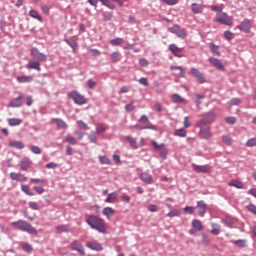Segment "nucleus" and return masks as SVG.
<instances>
[{
	"label": "nucleus",
	"instance_id": "34",
	"mask_svg": "<svg viewBox=\"0 0 256 256\" xmlns=\"http://www.w3.org/2000/svg\"><path fill=\"white\" fill-rule=\"evenodd\" d=\"M210 51L216 57H221V52H219V46L215 45V43H210Z\"/></svg>",
	"mask_w": 256,
	"mask_h": 256
},
{
	"label": "nucleus",
	"instance_id": "30",
	"mask_svg": "<svg viewBox=\"0 0 256 256\" xmlns=\"http://www.w3.org/2000/svg\"><path fill=\"white\" fill-rule=\"evenodd\" d=\"M125 140L127 141V143H129L132 149H139V146L137 145V141L133 137L126 136Z\"/></svg>",
	"mask_w": 256,
	"mask_h": 256
},
{
	"label": "nucleus",
	"instance_id": "42",
	"mask_svg": "<svg viewBox=\"0 0 256 256\" xmlns=\"http://www.w3.org/2000/svg\"><path fill=\"white\" fill-rule=\"evenodd\" d=\"M175 137H187V130L180 128L174 131Z\"/></svg>",
	"mask_w": 256,
	"mask_h": 256
},
{
	"label": "nucleus",
	"instance_id": "3",
	"mask_svg": "<svg viewBox=\"0 0 256 256\" xmlns=\"http://www.w3.org/2000/svg\"><path fill=\"white\" fill-rule=\"evenodd\" d=\"M216 23L221 25H226L227 27H233V17L227 15L225 12H220L216 14Z\"/></svg>",
	"mask_w": 256,
	"mask_h": 256
},
{
	"label": "nucleus",
	"instance_id": "37",
	"mask_svg": "<svg viewBox=\"0 0 256 256\" xmlns=\"http://www.w3.org/2000/svg\"><path fill=\"white\" fill-rule=\"evenodd\" d=\"M29 16L32 17V19H37V21H40V23L43 22V17L39 15V12H37V10H30Z\"/></svg>",
	"mask_w": 256,
	"mask_h": 256
},
{
	"label": "nucleus",
	"instance_id": "10",
	"mask_svg": "<svg viewBox=\"0 0 256 256\" xmlns=\"http://www.w3.org/2000/svg\"><path fill=\"white\" fill-rule=\"evenodd\" d=\"M208 61L212 65V67H215L216 69H218V71H225V65H223V62H221V60L210 57Z\"/></svg>",
	"mask_w": 256,
	"mask_h": 256
},
{
	"label": "nucleus",
	"instance_id": "19",
	"mask_svg": "<svg viewBox=\"0 0 256 256\" xmlns=\"http://www.w3.org/2000/svg\"><path fill=\"white\" fill-rule=\"evenodd\" d=\"M169 51H171V53L173 54L174 57H178L179 59H181V57H183L181 55V48H179L175 44H170L169 45Z\"/></svg>",
	"mask_w": 256,
	"mask_h": 256
},
{
	"label": "nucleus",
	"instance_id": "31",
	"mask_svg": "<svg viewBox=\"0 0 256 256\" xmlns=\"http://www.w3.org/2000/svg\"><path fill=\"white\" fill-rule=\"evenodd\" d=\"M9 147H13L14 149H24L25 144L21 141H11L9 142Z\"/></svg>",
	"mask_w": 256,
	"mask_h": 256
},
{
	"label": "nucleus",
	"instance_id": "35",
	"mask_svg": "<svg viewBox=\"0 0 256 256\" xmlns=\"http://www.w3.org/2000/svg\"><path fill=\"white\" fill-rule=\"evenodd\" d=\"M192 227L195 229V231H203V223H201L200 220H193Z\"/></svg>",
	"mask_w": 256,
	"mask_h": 256
},
{
	"label": "nucleus",
	"instance_id": "14",
	"mask_svg": "<svg viewBox=\"0 0 256 256\" xmlns=\"http://www.w3.org/2000/svg\"><path fill=\"white\" fill-rule=\"evenodd\" d=\"M10 179H12V181H18L19 183H25V181H27V177L24 174L15 172L10 173Z\"/></svg>",
	"mask_w": 256,
	"mask_h": 256
},
{
	"label": "nucleus",
	"instance_id": "53",
	"mask_svg": "<svg viewBox=\"0 0 256 256\" xmlns=\"http://www.w3.org/2000/svg\"><path fill=\"white\" fill-rule=\"evenodd\" d=\"M246 147H256V137L247 140Z\"/></svg>",
	"mask_w": 256,
	"mask_h": 256
},
{
	"label": "nucleus",
	"instance_id": "55",
	"mask_svg": "<svg viewBox=\"0 0 256 256\" xmlns=\"http://www.w3.org/2000/svg\"><path fill=\"white\" fill-rule=\"evenodd\" d=\"M222 141L226 145H232L233 144V138L230 136H222Z\"/></svg>",
	"mask_w": 256,
	"mask_h": 256
},
{
	"label": "nucleus",
	"instance_id": "28",
	"mask_svg": "<svg viewBox=\"0 0 256 256\" xmlns=\"http://www.w3.org/2000/svg\"><path fill=\"white\" fill-rule=\"evenodd\" d=\"M52 123H55L60 129H67V122H64L61 118L52 119Z\"/></svg>",
	"mask_w": 256,
	"mask_h": 256
},
{
	"label": "nucleus",
	"instance_id": "48",
	"mask_svg": "<svg viewBox=\"0 0 256 256\" xmlns=\"http://www.w3.org/2000/svg\"><path fill=\"white\" fill-rule=\"evenodd\" d=\"M99 161L102 165H111V160L106 156H99Z\"/></svg>",
	"mask_w": 256,
	"mask_h": 256
},
{
	"label": "nucleus",
	"instance_id": "36",
	"mask_svg": "<svg viewBox=\"0 0 256 256\" xmlns=\"http://www.w3.org/2000/svg\"><path fill=\"white\" fill-rule=\"evenodd\" d=\"M16 79L18 83H31L33 76H18Z\"/></svg>",
	"mask_w": 256,
	"mask_h": 256
},
{
	"label": "nucleus",
	"instance_id": "9",
	"mask_svg": "<svg viewBox=\"0 0 256 256\" xmlns=\"http://www.w3.org/2000/svg\"><path fill=\"white\" fill-rule=\"evenodd\" d=\"M252 27H253V21H251L250 19H244L237 26V29H239V31H242V33H251Z\"/></svg>",
	"mask_w": 256,
	"mask_h": 256
},
{
	"label": "nucleus",
	"instance_id": "57",
	"mask_svg": "<svg viewBox=\"0 0 256 256\" xmlns=\"http://www.w3.org/2000/svg\"><path fill=\"white\" fill-rule=\"evenodd\" d=\"M28 205L33 211H39V204L37 202L31 201Z\"/></svg>",
	"mask_w": 256,
	"mask_h": 256
},
{
	"label": "nucleus",
	"instance_id": "26",
	"mask_svg": "<svg viewBox=\"0 0 256 256\" xmlns=\"http://www.w3.org/2000/svg\"><path fill=\"white\" fill-rule=\"evenodd\" d=\"M117 197H119V192H112L108 194L104 201L105 203H115V201H117Z\"/></svg>",
	"mask_w": 256,
	"mask_h": 256
},
{
	"label": "nucleus",
	"instance_id": "1",
	"mask_svg": "<svg viewBox=\"0 0 256 256\" xmlns=\"http://www.w3.org/2000/svg\"><path fill=\"white\" fill-rule=\"evenodd\" d=\"M87 225L91 227V229H95L98 233H107V226L105 225V220L99 218L95 215L88 216L86 220Z\"/></svg>",
	"mask_w": 256,
	"mask_h": 256
},
{
	"label": "nucleus",
	"instance_id": "47",
	"mask_svg": "<svg viewBox=\"0 0 256 256\" xmlns=\"http://www.w3.org/2000/svg\"><path fill=\"white\" fill-rule=\"evenodd\" d=\"M21 247L24 251H26V253H31V251H33V247L27 242H22Z\"/></svg>",
	"mask_w": 256,
	"mask_h": 256
},
{
	"label": "nucleus",
	"instance_id": "29",
	"mask_svg": "<svg viewBox=\"0 0 256 256\" xmlns=\"http://www.w3.org/2000/svg\"><path fill=\"white\" fill-rule=\"evenodd\" d=\"M56 231L57 233H69V231H71V227L66 224H61L56 227Z\"/></svg>",
	"mask_w": 256,
	"mask_h": 256
},
{
	"label": "nucleus",
	"instance_id": "8",
	"mask_svg": "<svg viewBox=\"0 0 256 256\" xmlns=\"http://www.w3.org/2000/svg\"><path fill=\"white\" fill-rule=\"evenodd\" d=\"M30 55L37 61H40V63H45V61H47V55L39 51V48H36V47L31 48Z\"/></svg>",
	"mask_w": 256,
	"mask_h": 256
},
{
	"label": "nucleus",
	"instance_id": "11",
	"mask_svg": "<svg viewBox=\"0 0 256 256\" xmlns=\"http://www.w3.org/2000/svg\"><path fill=\"white\" fill-rule=\"evenodd\" d=\"M190 73L193 75V77H195V79H197L198 83H205V76L197 68H192Z\"/></svg>",
	"mask_w": 256,
	"mask_h": 256
},
{
	"label": "nucleus",
	"instance_id": "62",
	"mask_svg": "<svg viewBox=\"0 0 256 256\" xmlns=\"http://www.w3.org/2000/svg\"><path fill=\"white\" fill-rule=\"evenodd\" d=\"M88 139H89L90 143H97V136H95L94 133L89 134Z\"/></svg>",
	"mask_w": 256,
	"mask_h": 256
},
{
	"label": "nucleus",
	"instance_id": "16",
	"mask_svg": "<svg viewBox=\"0 0 256 256\" xmlns=\"http://www.w3.org/2000/svg\"><path fill=\"white\" fill-rule=\"evenodd\" d=\"M193 169L196 171V173H211V167L209 164L199 166L196 164H193Z\"/></svg>",
	"mask_w": 256,
	"mask_h": 256
},
{
	"label": "nucleus",
	"instance_id": "43",
	"mask_svg": "<svg viewBox=\"0 0 256 256\" xmlns=\"http://www.w3.org/2000/svg\"><path fill=\"white\" fill-rule=\"evenodd\" d=\"M229 187H235L236 189H243V182L234 180L228 183Z\"/></svg>",
	"mask_w": 256,
	"mask_h": 256
},
{
	"label": "nucleus",
	"instance_id": "20",
	"mask_svg": "<svg viewBox=\"0 0 256 256\" xmlns=\"http://www.w3.org/2000/svg\"><path fill=\"white\" fill-rule=\"evenodd\" d=\"M170 69L173 71V75L176 77H185V72L181 66H170Z\"/></svg>",
	"mask_w": 256,
	"mask_h": 256
},
{
	"label": "nucleus",
	"instance_id": "50",
	"mask_svg": "<svg viewBox=\"0 0 256 256\" xmlns=\"http://www.w3.org/2000/svg\"><path fill=\"white\" fill-rule=\"evenodd\" d=\"M65 141H67V143H70V145H77V139H75V137L71 135H67Z\"/></svg>",
	"mask_w": 256,
	"mask_h": 256
},
{
	"label": "nucleus",
	"instance_id": "60",
	"mask_svg": "<svg viewBox=\"0 0 256 256\" xmlns=\"http://www.w3.org/2000/svg\"><path fill=\"white\" fill-rule=\"evenodd\" d=\"M162 3H165L166 5H177L179 3V0H160Z\"/></svg>",
	"mask_w": 256,
	"mask_h": 256
},
{
	"label": "nucleus",
	"instance_id": "25",
	"mask_svg": "<svg viewBox=\"0 0 256 256\" xmlns=\"http://www.w3.org/2000/svg\"><path fill=\"white\" fill-rule=\"evenodd\" d=\"M31 165H33V162L29 159H23L20 162V169L21 171H27V169H29L31 167Z\"/></svg>",
	"mask_w": 256,
	"mask_h": 256
},
{
	"label": "nucleus",
	"instance_id": "15",
	"mask_svg": "<svg viewBox=\"0 0 256 256\" xmlns=\"http://www.w3.org/2000/svg\"><path fill=\"white\" fill-rule=\"evenodd\" d=\"M86 247L92 251H103V245L97 241L87 242Z\"/></svg>",
	"mask_w": 256,
	"mask_h": 256
},
{
	"label": "nucleus",
	"instance_id": "18",
	"mask_svg": "<svg viewBox=\"0 0 256 256\" xmlns=\"http://www.w3.org/2000/svg\"><path fill=\"white\" fill-rule=\"evenodd\" d=\"M197 208H198V213L200 217H205V213L207 212V204L205 201L200 200L197 202Z\"/></svg>",
	"mask_w": 256,
	"mask_h": 256
},
{
	"label": "nucleus",
	"instance_id": "12",
	"mask_svg": "<svg viewBox=\"0 0 256 256\" xmlns=\"http://www.w3.org/2000/svg\"><path fill=\"white\" fill-rule=\"evenodd\" d=\"M70 249H72V251H77L80 253V255H85V249L83 248V245H81V243H79L77 240H74L70 244Z\"/></svg>",
	"mask_w": 256,
	"mask_h": 256
},
{
	"label": "nucleus",
	"instance_id": "54",
	"mask_svg": "<svg viewBox=\"0 0 256 256\" xmlns=\"http://www.w3.org/2000/svg\"><path fill=\"white\" fill-rule=\"evenodd\" d=\"M202 243L205 245H211V238H209L205 233H202Z\"/></svg>",
	"mask_w": 256,
	"mask_h": 256
},
{
	"label": "nucleus",
	"instance_id": "51",
	"mask_svg": "<svg viewBox=\"0 0 256 256\" xmlns=\"http://www.w3.org/2000/svg\"><path fill=\"white\" fill-rule=\"evenodd\" d=\"M30 183H33L34 185H45V180L39 178H32L30 179Z\"/></svg>",
	"mask_w": 256,
	"mask_h": 256
},
{
	"label": "nucleus",
	"instance_id": "2",
	"mask_svg": "<svg viewBox=\"0 0 256 256\" xmlns=\"http://www.w3.org/2000/svg\"><path fill=\"white\" fill-rule=\"evenodd\" d=\"M11 227L14 229H18L19 231H23L24 233H29V235H37V229L31 225V223L25 220H18L11 222Z\"/></svg>",
	"mask_w": 256,
	"mask_h": 256
},
{
	"label": "nucleus",
	"instance_id": "32",
	"mask_svg": "<svg viewBox=\"0 0 256 256\" xmlns=\"http://www.w3.org/2000/svg\"><path fill=\"white\" fill-rule=\"evenodd\" d=\"M110 58L112 63H119V61H121V53H119V51L112 52Z\"/></svg>",
	"mask_w": 256,
	"mask_h": 256
},
{
	"label": "nucleus",
	"instance_id": "7",
	"mask_svg": "<svg viewBox=\"0 0 256 256\" xmlns=\"http://www.w3.org/2000/svg\"><path fill=\"white\" fill-rule=\"evenodd\" d=\"M168 31L173 33V35H176V37H179V39H185V37H187V30L181 29V27L177 24L170 27Z\"/></svg>",
	"mask_w": 256,
	"mask_h": 256
},
{
	"label": "nucleus",
	"instance_id": "33",
	"mask_svg": "<svg viewBox=\"0 0 256 256\" xmlns=\"http://www.w3.org/2000/svg\"><path fill=\"white\" fill-rule=\"evenodd\" d=\"M21 123H23V120L19 118L8 119V125H10V127H17V125H21Z\"/></svg>",
	"mask_w": 256,
	"mask_h": 256
},
{
	"label": "nucleus",
	"instance_id": "44",
	"mask_svg": "<svg viewBox=\"0 0 256 256\" xmlns=\"http://www.w3.org/2000/svg\"><path fill=\"white\" fill-rule=\"evenodd\" d=\"M104 7H107L108 9H115V4L111 2V0H99Z\"/></svg>",
	"mask_w": 256,
	"mask_h": 256
},
{
	"label": "nucleus",
	"instance_id": "4",
	"mask_svg": "<svg viewBox=\"0 0 256 256\" xmlns=\"http://www.w3.org/2000/svg\"><path fill=\"white\" fill-rule=\"evenodd\" d=\"M217 117V113H215V111H210L208 113H206L203 117V119H201L198 123H197V127H205V125H209V123H213V121H215Z\"/></svg>",
	"mask_w": 256,
	"mask_h": 256
},
{
	"label": "nucleus",
	"instance_id": "6",
	"mask_svg": "<svg viewBox=\"0 0 256 256\" xmlns=\"http://www.w3.org/2000/svg\"><path fill=\"white\" fill-rule=\"evenodd\" d=\"M151 145L155 149V151L159 153L162 159H167V155H169V151L167 150V147L165 146V144H159L157 143V141L152 140Z\"/></svg>",
	"mask_w": 256,
	"mask_h": 256
},
{
	"label": "nucleus",
	"instance_id": "40",
	"mask_svg": "<svg viewBox=\"0 0 256 256\" xmlns=\"http://www.w3.org/2000/svg\"><path fill=\"white\" fill-rule=\"evenodd\" d=\"M124 43H125V40L123 38H115L110 40V45H112L113 47L123 45Z\"/></svg>",
	"mask_w": 256,
	"mask_h": 256
},
{
	"label": "nucleus",
	"instance_id": "63",
	"mask_svg": "<svg viewBox=\"0 0 256 256\" xmlns=\"http://www.w3.org/2000/svg\"><path fill=\"white\" fill-rule=\"evenodd\" d=\"M247 209H248V211H250V213H253L254 215H256V206H255V204H249Z\"/></svg>",
	"mask_w": 256,
	"mask_h": 256
},
{
	"label": "nucleus",
	"instance_id": "41",
	"mask_svg": "<svg viewBox=\"0 0 256 256\" xmlns=\"http://www.w3.org/2000/svg\"><path fill=\"white\" fill-rule=\"evenodd\" d=\"M172 101L174 103H187V100H185L181 95L179 94H173L172 95Z\"/></svg>",
	"mask_w": 256,
	"mask_h": 256
},
{
	"label": "nucleus",
	"instance_id": "23",
	"mask_svg": "<svg viewBox=\"0 0 256 256\" xmlns=\"http://www.w3.org/2000/svg\"><path fill=\"white\" fill-rule=\"evenodd\" d=\"M191 11L194 15H199V13H203V5L198 3H192Z\"/></svg>",
	"mask_w": 256,
	"mask_h": 256
},
{
	"label": "nucleus",
	"instance_id": "38",
	"mask_svg": "<svg viewBox=\"0 0 256 256\" xmlns=\"http://www.w3.org/2000/svg\"><path fill=\"white\" fill-rule=\"evenodd\" d=\"M166 216L173 218V217H181V210L174 208L169 213L166 214Z\"/></svg>",
	"mask_w": 256,
	"mask_h": 256
},
{
	"label": "nucleus",
	"instance_id": "39",
	"mask_svg": "<svg viewBox=\"0 0 256 256\" xmlns=\"http://www.w3.org/2000/svg\"><path fill=\"white\" fill-rule=\"evenodd\" d=\"M211 227H212V230H211L212 235H219L221 233V225L212 223Z\"/></svg>",
	"mask_w": 256,
	"mask_h": 256
},
{
	"label": "nucleus",
	"instance_id": "56",
	"mask_svg": "<svg viewBox=\"0 0 256 256\" xmlns=\"http://www.w3.org/2000/svg\"><path fill=\"white\" fill-rule=\"evenodd\" d=\"M78 127L80 129H83L84 131H87L89 129V126L87 125V123L83 122V120H79L77 121Z\"/></svg>",
	"mask_w": 256,
	"mask_h": 256
},
{
	"label": "nucleus",
	"instance_id": "61",
	"mask_svg": "<svg viewBox=\"0 0 256 256\" xmlns=\"http://www.w3.org/2000/svg\"><path fill=\"white\" fill-rule=\"evenodd\" d=\"M211 11H215L216 13H223V6H211Z\"/></svg>",
	"mask_w": 256,
	"mask_h": 256
},
{
	"label": "nucleus",
	"instance_id": "13",
	"mask_svg": "<svg viewBox=\"0 0 256 256\" xmlns=\"http://www.w3.org/2000/svg\"><path fill=\"white\" fill-rule=\"evenodd\" d=\"M200 127V137L202 139H211L212 134H211V128L205 127V126H198Z\"/></svg>",
	"mask_w": 256,
	"mask_h": 256
},
{
	"label": "nucleus",
	"instance_id": "22",
	"mask_svg": "<svg viewBox=\"0 0 256 256\" xmlns=\"http://www.w3.org/2000/svg\"><path fill=\"white\" fill-rule=\"evenodd\" d=\"M140 179L147 185H151V183H153V176H151V174H149L147 172L142 173L140 175Z\"/></svg>",
	"mask_w": 256,
	"mask_h": 256
},
{
	"label": "nucleus",
	"instance_id": "21",
	"mask_svg": "<svg viewBox=\"0 0 256 256\" xmlns=\"http://www.w3.org/2000/svg\"><path fill=\"white\" fill-rule=\"evenodd\" d=\"M25 96L20 95L18 96L16 99L12 100L9 104V107H21V105H23V99Z\"/></svg>",
	"mask_w": 256,
	"mask_h": 256
},
{
	"label": "nucleus",
	"instance_id": "59",
	"mask_svg": "<svg viewBox=\"0 0 256 256\" xmlns=\"http://www.w3.org/2000/svg\"><path fill=\"white\" fill-rule=\"evenodd\" d=\"M31 151L34 155H41V148L39 146H31Z\"/></svg>",
	"mask_w": 256,
	"mask_h": 256
},
{
	"label": "nucleus",
	"instance_id": "24",
	"mask_svg": "<svg viewBox=\"0 0 256 256\" xmlns=\"http://www.w3.org/2000/svg\"><path fill=\"white\" fill-rule=\"evenodd\" d=\"M109 129V126H107L105 123H97L96 124V133L98 135H103L105 131Z\"/></svg>",
	"mask_w": 256,
	"mask_h": 256
},
{
	"label": "nucleus",
	"instance_id": "17",
	"mask_svg": "<svg viewBox=\"0 0 256 256\" xmlns=\"http://www.w3.org/2000/svg\"><path fill=\"white\" fill-rule=\"evenodd\" d=\"M26 69H35V71H41V62L39 60H29L26 65Z\"/></svg>",
	"mask_w": 256,
	"mask_h": 256
},
{
	"label": "nucleus",
	"instance_id": "27",
	"mask_svg": "<svg viewBox=\"0 0 256 256\" xmlns=\"http://www.w3.org/2000/svg\"><path fill=\"white\" fill-rule=\"evenodd\" d=\"M103 215L106 217V219H111L113 217V214L115 213V209L112 207H105L102 210Z\"/></svg>",
	"mask_w": 256,
	"mask_h": 256
},
{
	"label": "nucleus",
	"instance_id": "58",
	"mask_svg": "<svg viewBox=\"0 0 256 256\" xmlns=\"http://www.w3.org/2000/svg\"><path fill=\"white\" fill-rule=\"evenodd\" d=\"M224 37L225 39H227L228 41H231V39H233L234 35H233V32L229 31V30H226L224 32Z\"/></svg>",
	"mask_w": 256,
	"mask_h": 256
},
{
	"label": "nucleus",
	"instance_id": "46",
	"mask_svg": "<svg viewBox=\"0 0 256 256\" xmlns=\"http://www.w3.org/2000/svg\"><path fill=\"white\" fill-rule=\"evenodd\" d=\"M64 41L65 43H67V45H69L73 49L74 53H77L78 44L76 41H70L69 39H66Z\"/></svg>",
	"mask_w": 256,
	"mask_h": 256
},
{
	"label": "nucleus",
	"instance_id": "64",
	"mask_svg": "<svg viewBox=\"0 0 256 256\" xmlns=\"http://www.w3.org/2000/svg\"><path fill=\"white\" fill-rule=\"evenodd\" d=\"M245 240H236L234 241V245H237V247H245Z\"/></svg>",
	"mask_w": 256,
	"mask_h": 256
},
{
	"label": "nucleus",
	"instance_id": "5",
	"mask_svg": "<svg viewBox=\"0 0 256 256\" xmlns=\"http://www.w3.org/2000/svg\"><path fill=\"white\" fill-rule=\"evenodd\" d=\"M68 97L72 99L76 105H87V99L85 96L81 95V93L77 91H71L68 93Z\"/></svg>",
	"mask_w": 256,
	"mask_h": 256
},
{
	"label": "nucleus",
	"instance_id": "52",
	"mask_svg": "<svg viewBox=\"0 0 256 256\" xmlns=\"http://www.w3.org/2000/svg\"><path fill=\"white\" fill-rule=\"evenodd\" d=\"M225 122L228 124V125H235L237 123V118L236 117H226L225 118Z\"/></svg>",
	"mask_w": 256,
	"mask_h": 256
},
{
	"label": "nucleus",
	"instance_id": "45",
	"mask_svg": "<svg viewBox=\"0 0 256 256\" xmlns=\"http://www.w3.org/2000/svg\"><path fill=\"white\" fill-rule=\"evenodd\" d=\"M21 191H23V193H25L26 195H29V197H33V195H35V193H33V191H31V189L27 185H22Z\"/></svg>",
	"mask_w": 256,
	"mask_h": 256
},
{
	"label": "nucleus",
	"instance_id": "49",
	"mask_svg": "<svg viewBox=\"0 0 256 256\" xmlns=\"http://www.w3.org/2000/svg\"><path fill=\"white\" fill-rule=\"evenodd\" d=\"M223 223L227 226V227H232L233 224L235 223V220L229 216L225 217L223 219Z\"/></svg>",
	"mask_w": 256,
	"mask_h": 256
}]
</instances>
